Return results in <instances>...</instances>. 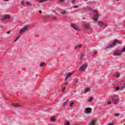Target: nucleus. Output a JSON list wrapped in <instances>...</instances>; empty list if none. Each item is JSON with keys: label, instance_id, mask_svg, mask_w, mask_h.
<instances>
[{"label": "nucleus", "instance_id": "nucleus-1", "mask_svg": "<svg viewBox=\"0 0 125 125\" xmlns=\"http://www.w3.org/2000/svg\"><path fill=\"white\" fill-rule=\"evenodd\" d=\"M116 43H118L119 44H122V42H119L118 40H115L113 42L112 44L108 45L106 48V49L112 48L113 46H114V45H116Z\"/></svg>", "mask_w": 125, "mask_h": 125}, {"label": "nucleus", "instance_id": "nucleus-2", "mask_svg": "<svg viewBox=\"0 0 125 125\" xmlns=\"http://www.w3.org/2000/svg\"><path fill=\"white\" fill-rule=\"evenodd\" d=\"M29 29H30V27H29V26H25L22 28L19 32L20 35H22L23 33H25V32H27V31H28Z\"/></svg>", "mask_w": 125, "mask_h": 125}, {"label": "nucleus", "instance_id": "nucleus-3", "mask_svg": "<svg viewBox=\"0 0 125 125\" xmlns=\"http://www.w3.org/2000/svg\"><path fill=\"white\" fill-rule=\"evenodd\" d=\"M87 67V64L85 63V64L82 65L81 66H80L79 70L80 71H82V72H83V71H84L85 70V69H86Z\"/></svg>", "mask_w": 125, "mask_h": 125}, {"label": "nucleus", "instance_id": "nucleus-4", "mask_svg": "<svg viewBox=\"0 0 125 125\" xmlns=\"http://www.w3.org/2000/svg\"><path fill=\"white\" fill-rule=\"evenodd\" d=\"M122 51L120 50H118L115 51L114 53V56H120V55H122Z\"/></svg>", "mask_w": 125, "mask_h": 125}, {"label": "nucleus", "instance_id": "nucleus-5", "mask_svg": "<svg viewBox=\"0 0 125 125\" xmlns=\"http://www.w3.org/2000/svg\"><path fill=\"white\" fill-rule=\"evenodd\" d=\"M72 75H73V73L71 72L66 73V74L64 75V78L63 79V81H67L68 78H70Z\"/></svg>", "mask_w": 125, "mask_h": 125}, {"label": "nucleus", "instance_id": "nucleus-6", "mask_svg": "<svg viewBox=\"0 0 125 125\" xmlns=\"http://www.w3.org/2000/svg\"><path fill=\"white\" fill-rule=\"evenodd\" d=\"M71 27L75 30V31H80V27L76 24H71Z\"/></svg>", "mask_w": 125, "mask_h": 125}, {"label": "nucleus", "instance_id": "nucleus-7", "mask_svg": "<svg viewBox=\"0 0 125 125\" xmlns=\"http://www.w3.org/2000/svg\"><path fill=\"white\" fill-rule=\"evenodd\" d=\"M10 15H5L2 16V19L3 20H6V19H10Z\"/></svg>", "mask_w": 125, "mask_h": 125}, {"label": "nucleus", "instance_id": "nucleus-8", "mask_svg": "<svg viewBox=\"0 0 125 125\" xmlns=\"http://www.w3.org/2000/svg\"><path fill=\"white\" fill-rule=\"evenodd\" d=\"M93 19L95 23H97V20H98V15L97 14L94 15Z\"/></svg>", "mask_w": 125, "mask_h": 125}, {"label": "nucleus", "instance_id": "nucleus-9", "mask_svg": "<svg viewBox=\"0 0 125 125\" xmlns=\"http://www.w3.org/2000/svg\"><path fill=\"white\" fill-rule=\"evenodd\" d=\"M91 111H92V109L90 108H87L85 110V112L86 114H89V113H91Z\"/></svg>", "mask_w": 125, "mask_h": 125}, {"label": "nucleus", "instance_id": "nucleus-10", "mask_svg": "<svg viewBox=\"0 0 125 125\" xmlns=\"http://www.w3.org/2000/svg\"><path fill=\"white\" fill-rule=\"evenodd\" d=\"M12 107H15V108H19L21 107V105L19 104H14L12 105Z\"/></svg>", "mask_w": 125, "mask_h": 125}, {"label": "nucleus", "instance_id": "nucleus-11", "mask_svg": "<svg viewBox=\"0 0 125 125\" xmlns=\"http://www.w3.org/2000/svg\"><path fill=\"white\" fill-rule=\"evenodd\" d=\"M113 101H114L113 104H118V103H119V99H118V98L116 99V98H113Z\"/></svg>", "mask_w": 125, "mask_h": 125}, {"label": "nucleus", "instance_id": "nucleus-12", "mask_svg": "<svg viewBox=\"0 0 125 125\" xmlns=\"http://www.w3.org/2000/svg\"><path fill=\"white\" fill-rule=\"evenodd\" d=\"M89 125H96V122L94 120H92L89 122Z\"/></svg>", "mask_w": 125, "mask_h": 125}, {"label": "nucleus", "instance_id": "nucleus-13", "mask_svg": "<svg viewBox=\"0 0 125 125\" xmlns=\"http://www.w3.org/2000/svg\"><path fill=\"white\" fill-rule=\"evenodd\" d=\"M98 25L99 27H102L103 26V25H104V23L103 21H99L97 22Z\"/></svg>", "mask_w": 125, "mask_h": 125}, {"label": "nucleus", "instance_id": "nucleus-14", "mask_svg": "<svg viewBox=\"0 0 125 125\" xmlns=\"http://www.w3.org/2000/svg\"><path fill=\"white\" fill-rule=\"evenodd\" d=\"M84 28H85V29H88V28H89V24L85 23L84 24Z\"/></svg>", "mask_w": 125, "mask_h": 125}, {"label": "nucleus", "instance_id": "nucleus-15", "mask_svg": "<svg viewBox=\"0 0 125 125\" xmlns=\"http://www.w3.org/2000/svg\"><path fill=\"white\" fill-rule=\"evenodd\" d=\"M89 91H90V88H87L84 91V94H85V93H86L87 92H89Z\"/></svg>", "mask_w": 125, "mask_h": 125}, {"label": "nucleus", "instance_id": "nucleus-16", "mask_svg": "<svg viewBox=\"0 0 125 125\" xmlns=\"http://www.w3.org/2000/svg\"><path fill=\"white\" fill-rule=\"evenodd\" d=\"M82 47V44L77 45L75 46V49H77L78 48H81Z\"/></svg>", "mask_w": 125, "mask_h": 125}, {"label": "nucleus", "instance_id": "nucleus-17", "mask_svg": "<svg viewBox=\"0 0 125 125\" xmlns=\"http://www.w3.org/2000/svg\"><path fill=\"white\" fill-rule=\"evenodd\" d=\"M51 121L52 122H55L56 121V118H55V117L53 116L51 118Z\"/></svg>", "mask_w": 125, "mask_h": 125}, {"label": "nucleus", "instance_id": "nucleus-18", "mask_svg": "<svg viewBox=\"0 0 125 125\" xmlns=\"http://www.w3.org/2000/svg\"><path fill=\"white\" fill-rule=\"evenodd\" d=\"M26 3L27 5H28L29 6H31L32 5V3H31L29 1H26Z\"/></svg>", "mask_w": 125, "mask_h": 125}, {"label": "nucleus", "instance_id": "nucleus-19", "mask_svg": "<svg viewBox=\"0 0 125 125\" xmlns=\"http://www.w3.org/2000/svg\"><path fill=\"white\" fill-rule=\"evenodd\" d=\"M44 1H46V0H39V3H42L43 2H44Z\"/></svg>", "mask_w": 125, "mask_h": 125}, {"label": "nucleus", "instance_id": "nucleus-20", "mask_svg": "<svg viewBox=\"0 0 125 125\" xmlns=\"http://www.w3.org/2000/svg\"><path fill=\"white\" fill-rule=\"evenodd\" d=\"M69 102V100H67L65 102L63 103V106H66L67 105V104Z\"/></svg>", "mask_w": 125, "mask_h": 125}, {"label": "nucleus", "instance_id": "nucleus-21", "mask_svg": "<svg viewBox=\"0 0 125 125\" xmlns=\"http://www.w3.org/2000/svg\"><path fill=\"white\" fill-rule=\"evenodd\" d=\"M40 66L41 67H44L45 66V62L41 63Z\"/></svg>", "mask_w": 125, "mask_h": 125}, {"label": "nucleus", "instance_id": "nucleus-22", "mask_svg": "<svg viewBox=\"0 0 125 125\" xmlns=\"http://www.w3.org/2000/svg\"><path fill=\"white\" fill-rule=\"evenodd\" d=\"M74 104H75V103H74V102L70 103V105H69L70 107H71V108L73 107V105H74Z\"/></svg>", "mask_w": 125, "mask_h": 125}, {"label": "nucleus", "instance_id": "nucleus-23", "mask_svg": "<svg viewBox=\"0 0 125 125\" xmlns=\"http://www.w3.org/2000/svg\"><path fill=\"white\" fill-rule=\"evenodd\" d=\"M64 125H70V122L66 121L64 123Z\"/></svg>", "mask_w": 125, "mask_h": 125}, {"label": "nucleus", "instance_id": "nucleus-24", "mask_svg": "<svg viewBox=\"0 0 125 125\" xmlns=\"http://www.w3.org/2000/svg\"><path fill=\"white\" fill-rule=\"evenodd\" d=\"M21 5H24V4H25V1L24 0H21Z\"/></svg>", "mask_w": 125, "mask_h": 125}, {"label": "nucleus", "instance_id": "nucleus-25", "mask_svg": "<svg viewBox=\"0 0 125 125\" xmlns=\"http://www.w3.org/2000/svg\"><path fill=\"white\" fill-rule=\"evenodd\" d=\"M116 77H117V78H119V77H120V73H116Z\"/></svg>", "mask_w": 125, "mask_h": 125}, {"label": "nucleus", "instance_id": "nucleus-26", "mask_svg": "<svg viewBox=\"0 0 125 125\" xmlns=\"http://www.w3.org/2000/svg\"><path fill=\"white\" fill-rule=\"evenodd\" d=\"M20 38V37H17V38H16V39L14 41V42H17V41H18Z\"/></svg>", "mask_w": 125, "mask_h": 125}, {"label": "nucleus", "instance_id": "nucleus-27", "mask_svg": "<svg viewBox=\"0 0 125 125\" xmlns=\"http://www.w3.org/2000/svg\"><path fill=\"white\" fill-rule=\"evenodd\" d=\"M64 89H66V87H64L62 89V92L64 93Z\"/></svg>", "mask_w": 125, "mask_h": 125}, {"label": "nucleus", "instance_id": "nucleus-28", "mask_svg": "<svg viewBox=\"0 0 125 125\" xmlns=\"http://www.w3.org/2000/svg\"><path fill=\"white\" fill-rule=\"evenodd\" d=\"M122 51V53H123V52H125V47L123 48L122 50H121Z\"/></svg>", "mask_w": 125, "mask_h": 125}, {"label": "nucleus", "instance_id": "nucleus-29", "mask_svg": "<svg viewBox=\"0 0 125 125\" xmlns=\"http://www.w3.org/2000/svg\"><path fill=\"white\" fill-rule=\"evenodd\" d=\"M120 115L119 114H117V113H115L114 114V117H119Z\"/></svg>", "mask_w": 125, "mask_h": 125}, {"label": "nucleus", "instance_id": "nucleus-30", "mask_svg": "<svg viewBox=\"0 0 125 125\" xmlns=\"http://www.w3.org/2000/svg\"><path fill=\"white\" fill-rule=\"evenodd\" d=\"M51 19H52V20H56V17H52Z\"/></svg>", "mask_w": 125, "mask_h": 125}, {"label": "nucleus", "instance_id": "nucleus-31", "mask_svg": "<svg viewBox=\"0 0 125 125\" xmlns=\"http://www.w3.org/2000/svg\"><path fill=\"white\" fill-rule=\"evenodd\" d=\"M116 90H120V87L117 86L115 88Z\"/></svg>", "mask_w": 125, "mask_h": 125}, {"label": "nucleus", "instance_id": "nucleus-32", "mask_svg": "<svg viewBox=\"0 0 125 125\" xmlns=\"http://www.w3.org/2000/svg\"><path fill=\"white\" fill-rule=\"evenodd\" d=\"M92 100H93V98H91L89 100V102H91V101H92Z\"/></svg>", "mask_w": 125, "mask_h": 125}, {"label": "nucleus", "instance_id": "nucleus-33", "mask_svg": "<svg viewBox=\"0 0 125 125\" xmlns=\"http://www.w3.org/2000/svg\"><path fill=\"white\" fill-rule=\"evenodd\" d=\"M125 83H124V84L121 87L122 89H123V88H125Z\"/></svg>", "mask_w": 125, "mask_h": 125}, {"label": "nucleus", "instance_id": "nucleus-34", "mask_svg": "<svg viewBox=\"0 0 125 125\" xmlns=\"http://www.w3.org/2000/svg\"><path fill=\"white\" fill-rule=\"evenodd\" d=\"M115 125V124L114 123H111L108 124V125Z\"/></svg>", "mask_w": 125, "mask_h": 125}, {"label": "nucleus", "instance_id": "nucleus-35", "mask_svg": "<svg viewBox=\"0 0 125 125\" xmlns=\"http://www.w3.org/2000/svg\"><path fill=\"white\" fill-rule=\"evenodd\" d=\"M62 14H66V11H64L62 13Z\"/></svg>", "mask_w": 125, "mask_h": 125}, {"label": "nucleus", "instance_id": "nucleus-36", "mask_svg": "<svg viewBox=\"0 0 125 125\" xmlns=\"http://www.w3.org/2000/svg\"><path fill=\"white\" fill-rule=\"evenodd\" d=\"M75 0H73L71 1V3H72V4L75 3Z\"/></svg>", "mask_w": 125, "mask_h": 125}, {"label": "nucleus", "instance_id": "nucleus-37", "mask_svg": "<svg viewBox=\"0 0 125 125\" xmlns=\"http://www.w3.org/2000/svg\"><path fill=\"white\" fill-rule=\"evenodd\" d=\"M80 57H81V60H82V59H83V55H81Z\"/></svg>", "mask_w": 125, "mask_h": 125}, {"label": "nucleus", "instance_id": "nucleus-38", "mask_svg": "<svg viewBox=\"0 0 125 125\" xmlns=\"http://www.w3.org/2000/svg\"><path fill=\"white\" fill-rule=\"evenodd\" d=\"M67 84H68V83H67V82H64V85H67Z\"/></svg>", "mask_w": 125, "mask_h": 125}, {"label": "nucleus", "instance_id": "nucleus-39", "mask_svg": "<svg viewBox=\"0 0 125 125\" xmlns=\"http://www.w3.org/2000/svg\"><path fill=\"white\" fill-rule=\"evenodd\" d=\"M78 7H79V6H78V5H76V6H74V8H78Z\"/></svg>", "mask_w": 125, "mask_h": 125}, {"label": "nucleus", "instance_id": "nucleus-40", "mask_svg": "<svg viewBox=\"0 0 125 125\" xmlns=\"http://www.w3.org/2000/svg\"><path fill=\"white\" fill-rule=\"evenodd\" d=\"M65 0H60V2H63Z\"/></svg>", "mask_w": 125, "mask_h": 125}, {"label": "nucleus", "instance_id": "nucleus-41", "mask_svg": "<svg viewBox=\"0 0 125 125\" xmlns=\"http://www.w3.org/2000/svg\"><path fill=\"white\" fill-rule=\"evenodd\" d=\"M11 32V31H9L6 32V34H10Z\"/></svg>", "mask_w": 125, "mask_h": 125}, {"label": "nucleus", "instance_id": "nucleus-42", "mask_svg": "<svg viewBox=\"0 0 125 125\" xmlns=\"http://www.w3.org/2000/svg\"><path fill=\"white\" fill-rule=\"evenodd\" d=\"M110 104H111V102H107V105H110Z\"/></svg>", "mask_w": 125, "mask_h": 125}, {"label": "nucleus", "instance_id": "nucleus-43", "mask_svg": "<svg viewBox=\"0 0 125 125\" xmlns=\"http://www.w3.org/2000/svg\"><path fill=\"white\" fill-rule=\"evenodd\" d=\"M94 54H95V55H96L97 54V52H95L94 53Z\"/></svg>", "mask_w": 125, "mask_h": 125}, {"label": "nucleus", "instance_id": "nucleus-44", "mask_svg": "<svg viewBox=\"0 0 125 125\" xmlns=\"http://www.w3.org/2000/svg\"><path fill=\"white\" fill-rule=\"evenodd\" d=\"M4 1H9L10 0H3Z\"/></svg>", "mask_w": 125, "mask_h": 125}, {"label": "nucleus", "instance_id": "nucleus-45", "mask_svg": "<svg viewBox=\"0 0 125 125\" xmlns=\"http://www.w3.org/2000/svg\"><path fill=\"white\" fill-rule=\"evenodd\" d=\"M42 13V10L39 11V13Z\"/></svg>", "mask_w": 125, "mask_h": 125}, {"label": "nucleus", "instance_id": "nucleus-46", "mask_svg": "<svg viewBox=\"0 0 125 125\" xmlns=\"http://www.w3.org/2000/svg\"><path fill=\"white\" fill-rule=\"evenodd\" d=\"M46 0H48V1H52V0H46Z\"/></svg>", "mask_w": 125, "mask_h": 125}, {"label": "nucleus", "instance_id": "nucleus-47", "mask_svg": "<svg viewBox=\"0 0 125 125\" xmlns=\"http://www.w3.org/2000/svg\"><path fill=\"white\" fill-rule=\"evenodd\" d=\"M117 0V1H119V0Z\"/></svg>", "mask_w": 125, "mask_h": 125}, {"label": "nucleus", "instance_id": "nucleus-48", "mask_svg": "<svg viewBox=\"0 0 125 125\" xmlns=\"http://www.w3.org/2000/svg\"><path fill=\"white\" fill-rule=\"evenodd\" d=\"M96 12V13H97V12Z\"/></svg>", "mask_w": 125, "mask_h": 125}]
</instances>
